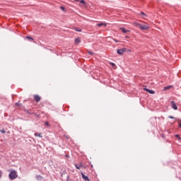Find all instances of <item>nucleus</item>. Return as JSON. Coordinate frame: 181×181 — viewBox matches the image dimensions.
<instances>
[{
	"mask_svg": "<svg viewBox=\"0 0 181 181\" xmlns=\"http://www.w3.org/2000/svg\"><path fill=\"white\" fill-rule=\"evenodd\" d=\"M34 99L36 103H39V101H40V96H39V95H34Z\"/></svg>",
	"mask_w": 181,
	"mask_h": 181,
	"instance_id": "obj_5",
	"label": "nucleus"
},
{
	"mask_svg": "<svg viewBox=\"0 0 181 181\" xmlns=\"http://www.w3.org/2000/svg\"><path fill=\"white\" fill-rule=\"evenodd\" d=\"M75 30H76V32H81V30H80V29H78V28H76Z\"/></svg>",
	"mask_w": 181,
	"mask_h": 181,
	"instance_id": "obj_23",
	"label": "nucleus"
},
{
	"mask_svg": "<svg viewBox=\"0 0 181 181\" xmlns=\"http://www.w3.org/2000/svg\"><path fill=\"white\" fill-rule=\"evenodd\" d=\"M120 29L123 33H128V32H129V30L125 29L124 28H121Z\"/></svg>",
	"mask_w": 181,
	"mask_h": 181,
	"instance_id": "obj_10",
	"label": "nucleus"
},
{
	"mask_svg": "<svg viewBox=\"0 0 181 181\" xmlns=\"http://www.w3.org/2000/svg\"><path fill=\"white\" fill-rule=\"evenodd\" d=\"M35 136H39V138H42L43 136H42V134L40 133H35Z\"/></svg>",
	"mask_w": 181,
	"mask_h": 181,
	"instance_id": "obj_13",
	"label": "nucleus"
},
{
	"mask_svg": "<svg viewBox=\"0 0 181 181\" xmlns=\"http://www.w3.org/2000/svg\"><path fill=\"white\" fill-rule=\"evenodd\" d=\"M168 118H170L171 119H175V117H173L172 116H169Z\"/></svg>",
	"mask_w": 181,
	"mask_h": 181,
	"instance_id": "obj_24",
	"label": "nucleus"
},
{
	"mask_svg": "<svg viewBox=\"0 0 181 181\" xmlns=\"http://www.w3.org/2000/svg\"><path fill=\"white\" fill-rule=\"evenodd\" d=\"M45 125H47V127H50V124H49V122H45Z\"/></svg>",
	"mask_w": 181,
	"mask_h": 181,
	"instance_id": "obj_21",
	"label": "nucleus"
},
{
	"mask_svg": "<svg viewBox=\"0 0 181 181\" xmlns=\"http://www.w3.org/2000/svg\"><path fill=\"white\" fill-rule=\"evenodd\" d=\"M36 179H37V180H42V176L37 175V176L36 177Z\"/></svg>",
	"mask_w": 181,
	"mask_h": 181,
	"instance_id": "obj_17",
	"label": "nucleus"
},
{
	"mask_svg": "<svg viewBox=\"0 0 181 181\" xmlns=\"http://www.w3.org/2000/svg\"><path fill=\"white\" fill-rule=\"evenodd\" d=\"M60 9H62V11L64 12L66 8H64V6H60Z\"/></svg>",
	"mask_w": 181,
	"mask_h": 181,
	"instance_id": "obj_19",
	"label": "nucleus"
},
{
	"mask_svg": "<svg viewBox=\"0 0 181 181\" xmlns=\"http://www.w3.org/2000/svg\"><path fill=\"white\" fill-rule=\"evenodd\" d=\"M175 136H176L177 138H180V137H179V135H177V134L175 135Z\"/></svg>",
	"mask_w": 181,
	"mask_h": 181,
	"instance_id": "obj_30",
	"label": "nucleus"
},
{
	"mask_svg": "<svg viewBox=\"0 0 181 181\" xmlns=\"http://www.w3.org/2000/svg\"><path fill=\"white\" fill-rule=\"evenodd\" d=\"M1 132L2 133V134H5V130H1Z\"/></svg>",
	"mask_w": 181,
	"mask_h": 181,
	"instance_id": "obj_27",
	"label": "nucleus"
},
{
	"mask_svg": "<svg viewBox=\"0 0 181 181\" xmlns=\"http://www.w3.org/2000/svg\"><path fill=\"white\" fill-rule=\"evenodd\" d=\"M111 66H115V64L110 62Z\"/></svg>",
	"mask_w": 181,
	"mask_h": 181,
	"instance_id": "obj_29",
	"label": "nucleus"
},
{
	"mask_svg": "<svg viewBox=\"0 0 181 181\" xmlns=\"http://www.w3.org/2000/svg\"><path fill=\"white\" fill-rule=\"evenodd\" d=\"M140 16H142L143 19H146V18H148V16L144 12H141Z\"/></svg>",
	"mask_w": 181,
	"mask_h": 181,
	"instance_id": "obj_8",
	"label": "nucleus"
},
{
	"mask_svg": "<svg viewBox=\"0 0 181 181\" xmlns=\"http://www.w3.org/2000/svg\"><path fill=\"white\" fill-rule=\"evenodd\" d=\"M178 126H179L180 128H181V121L178 122Z\"/></svg>",
	"mask_w": 181,
	"mask_h": 181,
	"instance_id": "obj_22",
	"label": "nucleus"
},
{
	"mask_svg": "<svg viewBox=\"0 0 181 181\" xmlns=\"http://www.w3.org/2000/svg\"><path fill=\"white\" fill-rule=\"evenodd\" d=\"M81 176H82V178L83 179V180L90 181V180L88 179V177H87L86 175H85L83 173H81Z\"/></svg>",
	"mask_w": 181,
	"mask_h": 181,
	"instance_id": "obj_7",
	"label": "nucleus"
},
{
	"mask_svg": "<svg viewBox=\"0 0 181 181\" xmlns=\"http://www.w3.org/2000/svg\"><path fill=\"white\" fill-rule=\"evenodd\" d=\"M128 37H128V36H126V38H128Z\"/></svg>",
	"mask_w": 181,
	"mask_h": 181,
	"instance_id": "obj_32",
	"label": "nucleus"
},
{
	"mask_svg": "<svg viewBox=\"0 0 181 181\" xmlns=\"http://www.w3.org/2000/svg\"><path fill=\"white\" fill-rule=\"evenodd\" d=\"M74 1H76V2H78L80 0H74Z\"/></svg>",
	"mask_w": 181,
	"mask_h": 181,
	"instance_id": "obj_31",
	"label": "nucleus"
},
{
	"mask_svg": "<svg viewBox=\"0 0 181 181\" xmlns=\"http://www.w3.org/2000/svg\"><path fill=\"white\" fill-rule=\"evenodd\" d=\"M80 42H81V40H80V38H76V39H75V43L78 44V43H80Z\"/></svg>",
	"mask_w": 181,
	"mask_h": 181,
	"instance_id": "obj_15",
	"label": "nucleus"
},
{
	"mask_svg": "<svg viewBox=\"0 0 181 181\" xmlns=\"http://www.w3.org/2000/svg\"><path fill=\"white\" fill-rule=\"evenodd\" d=\"M171 107L173 110H177V105H176V103H175V101L171 102Z\"/></svg>",
	"mask_w": 181,
	"mask_h": 181,
	"instance_id": "obj_4",
	"label": "nucleus"
},
{
	"mask_svg": "<svg viewBox=\"0 0 181 181\" xmlns=\"http://www.w3.org/2000/svg\"><path fill=\"white\" fill-rule=\"evenodd\" d=\"M0 177H2V171L0 170Z\"/></svg>",
	"mask_w": 181,
	"mask_h": 181,
	"instance_id": "obj_28",
	"label": "nucleus"
},
{
	"mask_svg": "<svg viewBox=\"0 0 181 181\" xmlns=\"http://www.w3.org/2000/svg\"><path fill=\"white\" fill-rule=\"evenodd\" d=\"M96 26H98V28H101V26H104L105 28H106L107 23H98L96 24Z\"/></svg>",
	"mask_w": 181,
	"mask_h": 181,
	"instance_id": "obj_6",
	"label": "nucleus"
},
{
	"mask_svg": "<svg viewBox=\"0 0 181 181\" xmlns=\"http://www.w3.org/2000/svg\"><path fill=\"white\" fill-rule=\"evenodd\" d=\"M8 177L11 179V180H14V179H16V177H18V173H16V170H11L8 175Z\"/></svg>",
	"mask_w": 181,
	"mask_h": 181,
	"instance_id": "obj_1",
	"label": "nucleus"
},
{
	"mask_svg": "<svg viewBox=\"0 0 181 181\" xmlns=\"http://www.w3.org/2000/svg\"><path fill=\"white\" fill-rule=\"evenodd\" d=\"M80 3H81V4H83V5L86 4V1H85L84 0H81V1H80Z\"/></svg>",
	"mask_w": 181,
	"mask_h": 181,
	"instance_id": "obj_20",
	"label": "nucleus"
},
{
	"mask_svg": "<svg viewBox=\"0 0 181 181\" xmlns=\"http://www.w3.org/2000/svg\"><path fill=\"white\" fill-rule=\"evenodd\" d=\"M26 39H28V40H32V41L34 40L33 37H29V36H27V37H26Z\"/></svg>",
	"mask_w": 181,
	"mask_h": 181,
	"instance_id": "obj_16",
	"label": "nucleus"
},
{
	"mask_svg": "<svg viewBox=\"0 0 181 181\" xmlns=\"http://www.w3.org/2000/svg\"><path fill=\"white\" fill-rule=\"evenodd\" d=\"M172 88V86H168L166 87H164V90L166 91V90H170Z\"/></svg>",
	"mask_w": 181,
	"mask_h": 181,
	"instance_id": "obj_14",
	"label": "nucleus"
},
{
	"mask_svg": "<svg viewBox=\"0 0 181 181\" xmlns=\"http://www.w3.org/2000/svg\"><path fill=\"white\" fill-rule=\"evenodd\" d=\"M125 52H127V48H122V49H119L117 50V53L118 54H120V56H122V54H124V53H125Z\"/></svg>",
	"mask_w": 181,
	"mask_h": 181,
	"instance_id": "obj_3",
	"label": "nucleus"
},
{
	"mask_svg": "<svg viewBox=\"0 0 181 181\" xmlns=\"http://www.w3.org/2000/svg\"><path fill=\"white\" fill-rule=\"evenodd\" d=\"M141 30H148L149 29V25L148 23H145L144 24H140L139 28Z\"/></svg>",
	"mask_w": 181,
	"mask_h": 181,
	"instance_id": "obj_2",
	"label": "nucleus"
},
{
	"mask_svg": "<svg viewBox=\"0 0 181 181\" xmlns=\"http://www.w3.org/2000/svg\"><path fill=\"white\" fill-rule=\"evenodd\" d=\"M76 169H81V168H83V163H80L78 165H75Z\"/></svg>",
	"mask_w": 181,
	"mask_h": 181,
	"instance_id": "obj_11",
	"label": "nucleus"
},
{
	"mask_svg": "<svg viewBox=\"0 0 181 181\" xmlns=\"http://www.w3.org/2000/svg\"><path fill=\"white\" fill-rule=\"evenodd\" d=\"M144 90L145 91H147L148 93H149V94H155V91H153V90H149L148 88H144Z\"/></svg>",
	"mask_w": 181,
	"mask_h": 181,
	"instance_id": "obj_9",
	"label": "nucleus"
},
{
	"mask_svg": "<svg viewBox=\"0 0 181 181\" xmlns=\"http://www.w3.org/2000/svg\"><path fill=\"white\" fill-rule=\"evenodd\" d=\"M22 105V104L19 103H16V107H21Z\"/></svg>",
	"mask_w": 181,
	"mask_h": 181,
	"instance_id": "obj_18",
	"label": "nucleus"
},
{
	"mask_svg": "<svg viewBox=\"0 0 181 181\" xmlns=\"http://www.w3.org/2000/svg\"><path fill=\"white\" fill-rule=\"evenodd\" d=\"M88 54H93V53L91 52V51H88Z\"/></svg>",
	"mask_w": 181,
	"mask_h": 181,
	"instance_id": "obj_25",
	"label": "nucleus"
},
{
	"mask_svg": "<svg viewBox=\"0 0 181 181\" xmlns=\"http://www.w3.org/2000/svg\"><path fill=\"white\" fill-rule=\"evenodd\" d=\"M132 25H134V26H136V28H139V25H141V23L133 22Z\"/></svg>",
	"mask_w": 181,
	"mask_h": 181,
	"instance_id": "obj_12",
	"label": "nucleus"
},
{
	"mask_svg": "<svg viewBox=\"0 0 181 181\" xmlns=\"http://www.w3.org/2000/svg\"><path fill=\"white\" fill-rule=\"evenodd\" d=\"M113 40H114V42H115L116 43H118V42H119V41H118V40H115V39H114Z\"/></svg>",
	"mask_w": 181,
	"mask_h": 181,
	"instance_id": "obj_26",
	"label": "nucleus"
}]
</instances>
